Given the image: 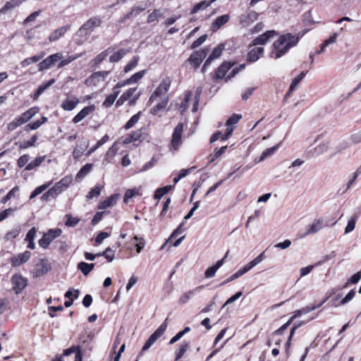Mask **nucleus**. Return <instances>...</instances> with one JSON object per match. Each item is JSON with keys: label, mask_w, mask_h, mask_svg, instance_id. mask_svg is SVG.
Listing matches in <instances>:
<instances>
[{"label": "nucleus", "mask_w": 361, "mask_h": 361, "mask_svg": "<svg viewBox=\"0 0 361 361\" xmlns=\"http://www.w3.org/2000/svg\"><path fill=\"white\" fill-rule=\"evenodd\" d=\"M306 32L304 31L302 34L293 35L286 33L282 35L275 41L272 45V50L269 54V57L278 59L286 54L288 50L298 44L300 39Z\"/></svg>", "instance_id": "obj_1"}, {"label": "nucleus", "mask_w": 361, "mask_h": 361, "mask_svg": "<svg viewBox=\"0 0 361 361\" xmlns=\"http://www.w3.org/2000/svg\"><path fill=\"white\" fill-rule=\"evenodd\" d=\"M102 20L99 16H94L87 20L78 30L77 35L83 37L89 35L95 27H99Z\"/></svg>", "instance_id": "obj_2"}, {"label": "nucleus", "mask_w": 361, "mask_h": 361, "mask_svg": "<svg viewBox=\"0 0 361 361\" xmlns=\"http://www.w3.org/2000/svg\"><path fill=\"white\" fill-rule=\"evenodd\" d=\"M62 233V231L60 228L50 229L45 233L43 236L39 240V245L43 249H46L49 247L51 243L60 236Z\"/></svg>", "instance_id": "obj_3"}, {"label": "nucleus", "mask_w": 361, "mask_h": 361, "mask_svg": "<svg viewBox=\"0 0 361 361\" xmlns=\"http://www.w3.org/2000/svg\"><path fill=\"white\" fill-rule=\"evenodd\" d=\"M166 331V324L160 325L159 327L154 331V332L149 337L143 345L139 356H142L144 352L147 351L150 347L160 338Z\"/></svg>", "instance_id": "obj_4"}, {"label": "nucleus", "mask_w": 361, "mask_h": 361, "mask_svg": "<svg viewBox=\"0 0 361 361\" xmlns=\"http://www.w3.org/2000/svg\"><path fill=\"white\" fill-rule=\"evenodd\" d=\"M172 80L170 77H166L164 78L159 86L156 88L154 92L152 94L149 101L153 102L157 97H161L163 94H165L169 90Z\"/></svg>", "instance_id": "obj_5"}, {"label": "nucleus", "mask_w": 361, "mask_h": 361, "mask_svg": "<svg viewBox=\"0 0 361 361\" xmlns=\"http://www.w3.org/2000/svg\"><path fill=\"white\" fill-rule=\"evenodd\" d=\"M13 290L16 294H20L27 286V280L21 274H15L11 278Z\"/></svg>", "instance_id": "obj_6"}, {"label": "nucleus", "mask_w": 361, "mask_h": 361, "mask_svg": "<svg viewBox=\"0 0 361 361\" xmlns=\"http://www.w3.org/2000/svg\"><path fill=\"white\" fill-rule=\"evenodd\" d=\"M183 132V124L179 123L174 128L171 141V147L177 150L182 143V134Z\"/></svg>", "instance_id": "obj_7"}, {"label": "nucleus", "mask_w": 361, "mask_h": 361, "mask_svg": "<svg viewBox=\"0 0 361 361\" xmlns=\"http://www.w3.org/2000/svg\"><path fill=\"white\" fill-rule=\"evenodd\" d=\"M63 58L61 53H56L51 54L44 59L38 64L39 71H42L49 69L51 66L54 65L58 61H60Z\"/></svg>", "instance_id": "obj_8"}, {"label": "nucleus", "mask_w": 361, "mask_h": 361, "mask_svg": "<svg viewBox=\"0 0 361 361\" xmlns=\"http://www.w3.org/2000/svg\"><path fill=\"white\" fill-rule=\"evenodd\" d=\"M208 51V49L195 51L188 58V61L191 63L195 68H197L200 66L203 59L207 56Z\"/></svg>", "instance_id": "obj_9"}, {"label": "nucleus", "mask_w": 361, "mask_h": 361, "mask_svg": "<svg viewBox=\"0 0 361 361\" xmlns=\"http://www.w3.org/2000/svg\"><path fill=\"white\" fill-rule=\"evenodd\" d=\"M31 253L29 251H25L18 255L13 256L11 258V264L13 267H20L21 264L27 262L30 258Z\"/></svg>", "instance_id": "obj_10"}, {"label": "nucleus", "mask_w": 361, "mask_h": 361, "mask_svg": "<svg viewBox=\"0 0 361 361\" xmlns=\"http://www.w3.org/2000/svg\"><path fill=\"white\" fill-rule=\"evenodd\" d=\"M49 269L50 267L47 261L41 259L40 262L35 265V269L32 271L33 277L39 278L46 274Z\"/></svg>", "instance_id": "obj_11"}, {"label": "nucleus", "mask_w": 361, "mask_h": 361, "mask_svg": "<svg viewBox=\"0 0 361 361\" xmlns=\"http://www.w3.org/2000/svg\"><path fill=\"white\" fill-rule=\"evenodd\" d=\"M233 63L225 61L222 63L220 66L216 69L214 75L212 77L213 80L222 79L226 73L233 66Z\"/></svg>", "instance_id": "obj_12"}, {"label": "nucleus", "mask_w": 361, "mask_h": 361, "mask_svg": "<svg viewBox=\"0 0 361 361\" xmlns=\"http://www.w3.org/2000/svg\"><path fill=\"white\" fill-rule=\"evenodd\" d=\"M276 32L274 30H269L263 34L259 35L255 39H253L252 44L254 46L262 44L264 45L270 39V38L276 35Z\"/></svg>", "instance_id": "obj_13"}, {"label": "nucleus", "mask_w": 361, "mask_h": 361, "mask_svg": "<svg viewBox=\"0 0 361 361\" xmlns=\"http://www.w3.org/2000/svg\"><path fill=\"white\" fill-rule=\"evenodd\" d=\"M258 16L259 14L256 11H249L247 13L240 16V23L245 26L249 25L257 20Z\"/></svg>", "instance_id": "obj_14"}, {"label": "nucleus", "mask_w": 361, "mask_h": 361, "mask_svg": "<svg viewBox=\"0 0 361 361\" xmlns=\"http://www.w3.org/2000/svg\"><path fill=\"white\" fill-rule=\"evenodd\" d=\"M204 288V285L199 286L195 288L184 293L178 299V303L180 305L186 304L197 293L201 291Z\"/></svg>", "instance_id": "obj_15"}, {"label": "nucleus", "mask_w": 361, "mask_h": 361, "mask_svg": "<svg viewBox=\"0 0 361 361\" xmlns=\"http://www.w3.org/2000/svg\"><path fill=\"white\" fill-rule=\"evenodd\" d=\"M79 99L75 96L68 97L61 104V106L64 111H71L79 104Z\"/></svg>", "instance_id": "obj_16"}, {"label": "nucleus", "mask_w": 361, "mask_h": 361, "mask_svg": "<svg viewBox=\"0 0 361 361\" xmlns=\"http://www.w3.org/2000/svg\"><path fill=\"white\" fill-rule=\"evenodd\" d=\"M230 16L228 14H224L217 17L212 23L211 29L213 32H216L220 29L223 25L228 22Z\"/></svg>", "instance_id": "obj_17"}, {"label": "nucleus", "mask_w": 361, "mask_h": 361, "mask_svg": "<svg viewBox=\"0 0 361 361\" xmlns=\"http://www.w3.org/2000/svg\"><path fill=\"white\" fill-rule=\"evenodd\" d=\"M71 28L70 25H67L65 26H62L61 27H59L58 29L53 31L49 37V40L51 42H55L58 40L59 38H61L68 30H69Z\"/></svg>", "instance_id": "obj_18"}, {"label": "nucleus", "mask_w": 361, "mask_h": 361, "mask_svg": "<svg viewBox=\"0 0 361 361\" xmlns=\"http://www.w3.org/2000/svg\"><path fill=\"white\" fill-rule=\"evenodd\" d=\"M263 47L253 48L248 52L247 61L250 63L255 62L263 55Z\"/></svg>", "instance_id": "obj_19"}, {"label": "nucleus", "mask_w": 361, "mask_h": 361, "mask_svg": "<svg viewBox=\"0 0 361 361\" xmlns=\"http://www.w3.org/2000/svg\"><path fill=\"white\" fill-rule=\"evenodd\" d=\"M94 110V106H88L84 107L80 111H79L73 118L74 123H78L87 116L90 113Z\"/></svg>", "instance_id": "obj_20"}, {"label": "nucleus", "mask_w": 361, "mask_h": 361, "mask_svg": "<svg viewBox=\"0 0 361 361\" xmlns=\"http://www.w3.org/2000/svg\"><path fill=\"white\" fill-rule=\"evenodd\" d=\"M233 131V128H227L226 132L224 135H223L221 131H217L212 135L210 138V143H213L219 139L222 141L227 140L231 136Z\"/></svg>", "instance_id": "obj_21"}, {"label": "nucleus", "mask_w": 361, "mask_h": 361, "mask_svg": "<svg viewBox=\"0 0 361 361\" xmlns=\"http://www.w3.org/2000/svg\"><path fill=\"white\" fill-rule=\"evenodd\" d=\"M73 178L71 176H66L63 178L60 181L57 182L54 187L58 191V192L61 193L62 191L68 188L71 183H72Z\"/></svg>", "instance_id": "obj_22"}, {"label": "nucleus", "mask_w": 361, "mask_h": 361, "mask_svg": "<svg viewBox=\"0 0 361 361\" xmlns=\"http://www.w3.org/2000/svg\"><path fill=\"white\" fill-rule=\"evenodd\" d=\"M323 303H324V302H321L320 304H319L317 305H313L312 307H305L300 310H296L293 313V315L289 319V320L290 321V322H292L295 318L300 317L302 314H307V313L319 308Z\"/></svg>", "instance_id": "obj_23"}, {"label": "nucleus", "mask_w": 361, "mask_h": 361, "mask_svg": "<svg viewBox=\"0 0 361 361\" xmlns=\"http://www.w3.org/2000/svg\"><path fill=\"white\" fill-rule=\"evenodd\" d=\"M324 226L323 220L316 219L309 226L304 235H309L319 232Z\"/></svg>", "instance_id": "obj_24"}, {"label": "nucleus", "mask_w": 361, "mask_h": 361, "mask_svg": "<svg viewBox=\"0 0 361 361\" xmlns=\"http://www.w3.org/2000/svg\"><path fill=\"white\" fill-rule=\"evenodd\" d=\"M142 128L132 131L123 140V145H128L133 141L139 140L142 135Z\"/></svg>", "instance_id": "obj_25"}, {"label": "nucleus", "mask_w": 361, "mask_h": 361, "mask_svg": "<svg viewBox=\"0 0 361 361\" xmlns=\"http://www.w3.org/2000/svg\"><path fill=\"white\" fill-rule=\"evenodd\" d=\"M146 72H147V70H142V71L135 73L130 78L124 80L123 85H128L130 84L136 83L137 81H139L140 80H141L143 78V76L145 75Z\"/></svg>", "instance_id": "obj_26"}, {"label": "nucleus", "mask_w": 361, "mask_h": 361, "mask_svg": "<svg viewBox=\"0 0 361 361\" xmlns=\"http://www.w3.org/2000/svg\"><path fill=\"white\" fill-rule=\"evenodd\" d=\"M117 195H112L110 197H109L107 199L102 201L98 206V208L99 209H105L108 207L114 206L117 200Z\"/></svg>", "instance_id": "obj_27"}, {"label": "nucleus", "mask_w": 361, "mask_h": 361, "mask_svg": "<svg viewBox=\"0 0 361 361\" xmlns=\"http://www.w3.org/2000/svg\"><path fill=\"white\" fill-rule=\"evenodd\" d=\"M93 164H85L80 171L77 173L75 179L80 180L84 178L92 169Z\"/></svg>", "instance_id": "obj_28"}, {"label": "nucleus", "mask_w": 361, "mask_h": 361, "mask_svg": "<svg viewBox=\"0 0 361 361\" xmlns=\"http://www.w3.org/2000/svg\"><path fill=\"white\" fill-rule=\"evenodd\" d=\"M169 102L167 97H164L161 100L150 110V112L153 115H157L159 111L163 110Z\"/></svg>", "instance_id": "obj_29"}, {"label": "nucleus", "mask_w": 361, "mask_h": 361, "mask_svg": "<svg viewBox=\"0 0 361 361\" xmlns=\"http://www.w3.org/2000/svg\"><path fill=\"white\" fill-rule=\"evenodd\" d=\"M38 111L37 107H32L23 113L19 117L23 119L24 123L30 121Z\"/></svg>", "instance_id": "obj_30"}, {"label": "nucleus", "mask_w": 361, "mask_h": 361, "mask_svg": "<svg viewBox=\"0 0 361 361\" xmlns=\"http://www.w3.org/2000/svg\"><path fill=\"white\" fill-rule=\"evenodd\" d=\"M45 158L46 156H41L35 158L33 161L26 165L25 170L32 171L35 169L36 167L42 164V163L45 160Z\"/></svg>", "instance_id": "obj_31"}, {"label": "nucleus", "mask_w": 361, "mask_h": 361, "mask_svg": "<svg viewBox=\"0 0 361 361\" xmlns=\"http://www.w3.org/2000/svg\"><path fill=\"white\" fill-rule=\"evenodd\" d=\"M94 267V264L91 263L88 264L85 262H81L78 264V269L81 271V272L87 276L90 274V272L93 270Z\"/></svg>", "instance_id": "obj_32"}, {"label": "nucleus", "mask_w": 361, "mask_h": 361, "mask_svg": "<svg viewBox=\"0 0 361 361\" xmlns=\"http://www.w3.org/2000/svg\"><path fill=\"white\" fill-rule=\"evenodd\" d=\"M128 52V50L125 49H121L116 52H114L111 55L109 61L111 63H116L119 61Z\"/></svg>", "instance_id": "obj_33"}, {"label": "nucleus", "mask_w": 361, "mask_h": 361, "mask_svg": "<svg viewBox=\"0 0 361 361\" xmlns=\"http://www.w3.org/2000/svg\"><path fill=\"white\" fill-rule=\"evenodd\" d=\"M109 140V136L107 134H106L99 140H98L97 142V143L94 146H93L88 150L87 155V156L90 155L92 153L95 152L99 147H100L101 146L104 145Z\"/></svg>", "instance_id": "obj_34"}, {"label": "nucleus", "mask_w": 361, "mask_h": 361, "mask_svg": "<svg viewBox=\"0 0 361 361\" xmlns=\"http://www.w3.org/2000/svg\"><path fill=\"white\" fill-rule=\"evenodd\" d=\"M38 140V136L37 135H32L30 140H24L22 143H20L19 146L20 149H25L35 145V142Z\"/></svg>", "instance_id": "obj_35"}, {"label": "nucleus", "mask_w": 361, "mask_h": 361, "mask_svg": "<svg viewBox=\"0 0 361 361\" xmlns=\"http://www.w3.org/2000/svg\"><path fill=\"white\" fill-rule=\"evenodd\" d=\"M358 219V215L354 214L348 220L347 226L345 228V233H348L355 229L356 221Z\"/></svg>", "instance_id": "obj_36"}, {"label": "nucleus", "mask_w": 361, "mask_h": 361, "mask_svg": "<svg viewBox=\"0 0 361 361\" xmlns=\"http://www.w3.org/2000/svg\"><path fill=\"white\" fill-rule=\"evenodd\" d=\"M279 144H278L274 147L266 149L261 154V157L259 159V162L264 161L268 157L274 154L276 152V150L279 149Z\"/></svg>", "instance_id": "obj_37"}, {"label": "nucleus", "mask_w": 361, "mask_h": 361, "mask_svg": "<svg viewBox=\"0 0 361 361\" xmlns=\"http://www.w3.org/2000/svg\"><path fill=\"white\" fill-rule=\"evenodd\" d=\"M141 116V111L137 112L135 115H133L125 124L124 128L126 130H128L133 128L140 120Z\"/></svg>", "instance_id": "obj_38"}, {"label": "nucleus", "mask_w": 361, "mask_h": 361, "mask_svg": "<svg viewBox=\"0 0 361 361\" xmlns=\"http://www.w3.org/2000/svg\"><path fill=\"white\" fill-rule=\"evenodd\" d=\"M307 71H302L300 75H298L297 77H295L289 87V92H293L295 90L298 85L300 83V82L303 79V78L306 75Z\"/></svg>", "instance_id": "obj_39"}, {"label": "nucleus", "mask_w": 361, "mask_h": 361, "mask_svg": "<svg viewBox=\"0 0 361 361\" xmlns=\"http://www.w3.org/2000/svg\"><path fill=\"white\" fill-rule=\"evenodd\" d=\"M140 57L138 56H135L133 59L125 66L123 72L127 73L134 69L137 66Z\"/></svg>", "instance_id": "obj_40"}, {"label": "nucleus", "mask_w": 361, "mask_h": 361, "mask_svg": "<svg viewBox=\"0 0 361 361\" xmlns=\"http://www.w3.org/2000/svg\"><path fill=\"white\" fill-rule=\"evenodd\" d=\"M303 324H305L304 322H299L297 324H294V326L290 329L289 337L288 338L287 342L286 343V350L287 353H288V350H289V348L290 346V341H291L292 337L293 336V335L295 334V330Z\"/></svg>", "instance_id": "obj_41"}, {"label": "nucleus", "mask_w": 361, "mask_h": 361, "mask_svg": "<svg viewBox=\"0 0 361 361\" xmlns=\"http://www.w3.org/2000/svg\"><path fill=\"white\" fill-rule=\"evenodd\" d=\"M189 342H183L179 350L176 353V360H180L183 356L184 353L189 349Z\"/></svg>", "instance_id": "obj_42"}, {"label": "nucleus", "mask_w": 361, "mask_h": 361, "mask_svg": "<svg viewBox=\"0 0 361 361\" xmlns=\"http://www.w3.org/2000/svg\"><path fill=\"white\" fill-rule=\"evenodd\" d=\"M42 55H35L30 58H27L21 61L20 64L22 67H26L33 63H37L42 59Z\"/></svg>", "instance_id": "obj_43"}, {"label": "nucleus", "mask_w": 361, "mask_h": 361, "mask_svg": "<svg viewBox=\"0 0 361 361\" xmlns=\"http://www.w3.org/2000/svg\"><path fill=\"white\" fill-rule=\"evenodd\" d=\"M24 124L23 119L19 116L16 117L15 119L7 125V129L8 131H13L18 126Z\"/></svg>", "instance_id": "obj_44"}, {"label": "nucleus", "mask_w": 361, "mask_h": 361, "mask_svg": "<svg viewBox=\"0 0 361 361\" xmlns=\"http://www.w3.org/2000/svg\"><path fill=\"white\" fill-rule=\"evenodd\" d=\"M171 188H172L171 185H166L163 188H158L154 195V198L158 199V200L160 199L164 195L167 194L169 192V190L171 189Z\"/></svg>", "instance_id": "obj_45"}, {"label": "nucleus", "mask_w": 361, "mask_h": 361, "mask_svg": "<svg viewBox=\"0 0 361 361\" xmlns=\"http://www.w3.org/2000/svg\"><path fill=\"white\" fill-rule=\"evenodd\" d=\"M190 331V328L189 326H186L184 328L183 331H179L176 335L171 338L169 341V344L172 345L179 341L185 334L188 333Z\"/></svg>", "instance_id": "obj_46"}, {"label": "nucleus", "mask_w": 361, "mask_h": 361, "mask_svg": "<svg viewBox=\"0 0 361 361\" xmlns=\"http://www.w3.org/2000/svg\"><path fill=\"white\" fill-rule=\"evenodd\" d=\"M51 185V182H49L48 183L42 185L37 188H35L32 192L31 193L30 196V199H34L39 195H40L42 192H44L48 187Z\"/></svg>", "instance_id": "obj_47"}, {"label": "nucleus", "mask_w": 361, "mask_h": 361, "mask_svg": "<svg viewBox=\"0 0 361 361\" xmlns=\"http://www.w3.org/2000/svg\"><path fill=\"white\" fill-rule=\"evenodd\" d=\"M133 243L136 247V251L140 253L145 245V240L143 238H139L136 235L133 237Z\"/></svg>", "instance_id": "obj_48"}, {"label": "nucleus", "mask_w": 361, "mask_h": 361, "mask_svg": "<svg viewBox=\"0 0 361 361\" xmlns=\"http://www.w3.org/2000/svg\"><path fill=\"white\" fill-rule=\"evenodd\" d=\"M114 250L108 247L103 252L98 253V256H104L109 262H111L114 259Z\"/></svg>", "instance_id": "obj_49"}, {"label": "nucleus", "mask_w": 361, "mask_h": 361, "mask_svg": "<svg viewBox=\"0 0 361 361\" xmlns=\"http://www.w3.org/2000/svg\"><path fill=\"white\" fill-rule=\"evenodd\" d=\"M227 146H224L220 148H216L214 151V152L210 155L211 160L210 162H213L214 160L218 159L220 156H221L225 151L227 149Z\"/></svg>", "instance_id": "obj_50"}, {"label": "nucleus", "mask_w": 361, "mask_h": 361, "mask_svg": "<svg viewBox=\"0 0 361 361\" xmlns=\"http://www.w3.org/2000/svg\"><path fill=\"white\" fill-rule=\"evenodd\" d=\"M329 149V143L327 142H324L318 145L314 148V154L316 155H320L326 152Z\"/></svg>", "instance_id": "obj_51"}, {"label": "nucleus", "mask_w": 361, "mask_h": 361, "mask_svg": "<svg viewBox=\"0 0 361 361\" xmlns=\"http://www.w3.org/2000/svg\"><path fill=\"white\" fill-rule=\"evenodd\" d=\"M102 187L100 185H96L92 188L87 195L86 197L87 200H91L93 197H98L102 191Z\"/></svg>", "instance_id": "obj_52"}, {"label": "nucleus", "mask_w": 361, "mask_h": 361, "mask_svg": "<svg viewBox=\"0 0 361 361\" xmlns=\"http://www.w3.org/2000/svg\"><path fill=\"white\" fill-rule=\"evenodd\" d=\"M224 49V45L223 44H219L214 49L212 54L209 55V57L213 60L219 58L222 53V51Z\"/></svg>", "instance_id": "obj_53"}, {"label": "nucleus", "mask_w": 361, "mask_h": 361, "mask_svg": "<svg viewBox=\"0 0 361 361\" xmlns=\"http://www.w3.org/2000/svg\"><path fill=\"white\" fill-rule=\"evenodd\" d=\"M242 118V116L240 114H233L226 123V125L228 128H232L233 125L236 124Z\"/></svg>", "instance_id": "obj_54"}, {"label": "nucleus", "mask_w": 361, "mask_h": 361, "mask_svg": "<svg viewBox=\"0 0 361 361\" xmlns=\"http://www.w3.org/2000/svg\"><path fill=\"white\" fill-rule=\"evenodd\" d=\"M66 221L65 222L66 226L69 227H74L80 221V219L77 217H73L70 214L66 215Z\"/></svg>", "instance_id": "obj_55"}, {"label": "nucleus", "mask_w": 361, "mask_h": 361, "mask_svg": "<svg viewBox=\"0 0 361 361\" xmlns=\"http://www.w3.org/2000/svg\"><path fill=\"white\" fill-rule=\"evenodd\" d=\"M20 226H17L14 228H13L11 231H8L6 234V240H11V239H14L16 238H17L18 236V235L20 234Z\"/></svg>", "instance_id": "obj_56"}, {"label": "nucleus", "mask_w": 361, "mask_h": 361, "mask_svg": "<svg viewBox=\"0 0 361 361\" xmlns=\"http://www.w3.org/2000/svg\"><path fill=\"white\" fill-rule=\"evenodd\" d=\"M80 56H81V54L80 55H76V56H68L67 59H63L61 60V61L59 62V63L58 64V68H61L67 65H68L70 63H71L72 61H73L74 60L77 59L78 58H79Z\"/></svg>", "instance_id": "obj_57"}, {"label": "nucleus", "mask_w": 361, "mask_h": 361, "mask_svg": "<svg viewBox=\"0 0 361 361\" xmlns=\"http://www.w3.org/2000/svg\"><path fill=\"white\" fill-rule=\"evenodd\" d=\"M209 6V4H207V1H202L200 3L195 5L192 9L190 11V14H195L197 13L200 10L204 9Z\"/></svg>", "instance_id": "obj_58"}, {"label": "nucleus", "mask_w": 361, "mask_h": 361, "mask_svg": "<svg viewBox=\"0 0 361 361\" xmlns=\"http://www.w3.org/2000/svg\"><path fill=\"white\" fill-rule=\"evenodd\" d=\"M162 16V13L160 9H155L151 13L147 18V23H151L157 20L159 18Z\"/></svg>", "instance_id": "obj_59"}, {"label": "nucleus", "mask_w": 361, "mask_h": 361, "mask_svg": "<svg viewBox=\"0 0 361 361\" xmlns=\"http://www.w3.org/2000/svg\"><path fill=\"white\" fill-rule=\"evenodd\" d=\"M19 190V188L18 186H16L13 188L6 196L1 198V202L4 204L7 202L8 200H10L14 195L15 193Z\"/></svg>", "instance_id": "obj_60"}, {"label": "nucleus", "mask_w": 361, "mask_h": 361, "mask_svg": "<svg viewBox=\"0 0 361 361\" xmlns=\"http://www.w3.org/2000/svg\"><path fill=\"white\" fill-rule=\"evenodd\" d=\"M30 159V157L29 154H23L20 157V158L18 159V166L19 168H23V166H26V165L28 164V161Z\"/></svg>", "instance_id": "obj_61"}, {"label": "nucleus", "mask_w": 361, "mask_h": 361, "mask_svg": "<svg viewBox=\"0 0 361 361\" xmlns=\"http://www.w3.org/2000/svg\"><path fill=\"white\" fill-rule=\"evenodd\" d=\"M147 8L146 2L141 3L140 6H135L131 9L133 16H137L140 13L144 11Z\"/></svg>", "instance_id": "obj_62"}, {"label": "nucleus", "mask_w": 361, "mask_h": 361, "mask_svg": "<svg viewBox=\"0 0 361 361\" xmlns=\"http://www.w3.org/2000/svg\"><path fill=\"white\" fill-rule=\"evenodd\" d=\"M137 194H138V190L136 188H133V189L127 190L126 193H125L124 197H123L124 202H127L129 199L135 197Z\"/></svg>", "instance_id": "obj_63"}, {"label": "nucleus", "mask_w": 361, "mask_h": 361, "mask_svg": "<svg viewBox=\"0 0 361 361\" xmlns=\"http://www.w3.org/2000/svg\"><path fill=\"white\" fill-rule=\"evenodd\" d=\"M207 35H203L200 36L199 38H197L195 41L192 42V44L190 46V48L192 49H196L198 47H200L201 44H202L207 39Z\"/></svg>", "instance_id": "obj_64"}]
</instances>
